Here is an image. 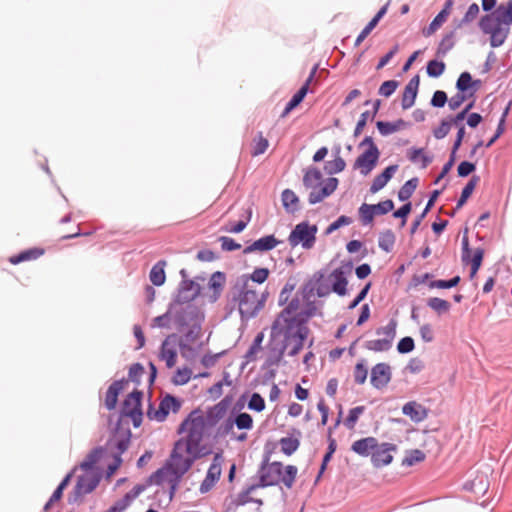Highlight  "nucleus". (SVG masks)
I'll return each mask as SVG.
<instances>
[{
	"instance_id": "nucleus-46",
	"label": "nucleus",
	"mask_w": 512,
	"mask_h": 512,
	"mask_svg": "<svg viewBox=\"0 0 512 512\" xmlns=\"http://www.w3.org/2000/svg\"><path fill=\"white\" fill-rule=\"evenodd\" d=\"M419 184V179L417 177H413L409 180H407L400 190L398 191V199L401 202L407 201L416 190L417 186Z\"/></svg>"
},
{
	"instance_id": "nucleus-59",
	"label": "nucleus",
	"mask_w": 512,
	"mask_h": 512,
	"mask_svg": "<svg viewBox=\"0 0 512 512\" xmlns=\"http://www.w3.org/2000/svg\"><path fill=\"white\" fill-rule=\"evenodd\" d=\"M319 315L322 316V312H318L317 306L314 301H308L305 308L299 313V320H304V325L307 324L309 318Z\"/></svg>"
},
{
	"instance_id": "nucleus-4",
	"label": "nucleus",
	"mask_w": 512,
	"mask_h": 512,
	"mask_svg": "<svg viewBox=\"0 0 512 512\" xmlns=\"http://www.w3.org/2000/svg\"><path fill=\"white\" fill-rule=\"evenodd\" d=\"M297 473L298 468L295 465L284 467L282 462H270V453L266 452L257 471L259 481L256 486L266 488L283 483L286 488L290 489L296 480Z\"/></svg>"
},
{
	"instance_id": "nucleus-29",
	"label": "nucleus",
	"mask_w": 512,
	"mask_h": 512,
	"mask_svg": "<svg viewBox=\"0 0 512 512\" xmlns=\"http://www.w3.org/2000/svg\"><path fill=\"white\" fill-rule=\"evenodd\" d=\"M226 281V274L222 271L214 272L209 280V288L212 289V295H210V301L212 303L216 302L223 291V286Z\"/></svg>"
},
{
	"instance_id": "nucleus-26",
	"label": "nucleus",
	"mask_w": 512,
	"mask_h": 512,
	"mask_svg": "<svg viewBox=\"0 0 512 512\" xmlns=\"http://www.w3.org/2000/svg\"><path fill=\"white\" fill-rule=\"evenodd\" d=\"M397 170V164L389 165L388 167H386L382 173H380L373 179L370 186V192L374 194L383 189L394 176V174L397 172Z\"/></svg>"
},
{
	"instance_id": "nucleus-50",
	"label": "nucleus",
	"mask_w": 512,
	"mask_h": 512,
	"mask_svg": "<svg viewBox=\"0 0 512 512\" xmlns=\"http://www.w3.org/2000/svg\"><path fill=\"white\" fill-rule=\"evenodd\" d=\"M480 9L477 3H472L462 19L457 23L456 28H461L472 23L479 15Z\"/></svg>"
},
{
	"instance_id": "nucleus-32",
	"label": "nucleus",
	"mask_w": 512,
	"mask_h": 512,
	"mask_svg": "<svg viewBox=\"0 0 512 512\" xmlns=\"http://www.w3.org/2000/svg\"><path fill=\"white\" fill-rule=\"evenodd\" d=\"M177 338L176 334H171L166 337L161 345L160 359L165 360L166 366L172 368L177 360V351L173 348H168L170 340L175 341Z\"/></svg>"
},
{
	"instance_id": "nucleus-11",
	"label": "nucleus",
	"mask_w": 512,
	"mask_h": 512,
	"mask_svg": "<svg viewBox=\"0 0 512 512\" xmlns=\"http://www.w3.org/2000/svg\"><path fill=\"white\" fill-rule=\"evenodd\" d=\"M201 292V287L193 280H181L172 303L178 307L192 305L191 302L196 299Z\"/></svg>"
},
{
	"instance_id": "nucleus-27",
	"label": "nucleus",
	"mask_w": 512,
	"mask_h": 512,
	"mask_svg": "<svg viewBox=\"0 0 512 512\" xmlns=\"http://www.w3.org/2000/svg\"><path fill=\"white\" fill-rule=\"evenodd\" d=\"M285 344H278L277 341L269 340V354L267 359L265 360L264 366L271 367L275 365H279L282 361L283 356L286 352Z\"/></svg>"
},
{
	"instance_id": "nucleus-22",
	"label": "nucleus",
	"mask_w": 512,
	"mask_h": 512,
	"mask_svg": "<svg viewBox=\"0 0 512 512\" xmlns=\"http://www.w3.org/2000/svg\"><path fill=\"white\" fill-rule=\"evenodd\" d=\"M480 84V80H473L471 74L465 71L458 77L456 81V89L458 92L463 93L468 97H472L476 93Z\"/></svg>"
},
{
	"instance_id": "nucleus-35",
	"label": "nucleus",
	"mask_w": 512,
	"mask_h": 512,
	"mask_svg": "<svg viewBox=\"0 0 512 512\" xmlns=\"http://www.w3.org/2000/svg\"><path fill=\"white\" fill-rule=\"evenodd\" d=\"M409 125L410 123L403 119H397L394 122L377 121L376 123V127L382 136H388L400 129L408 127Z\"/></svg>"
},
{
	"instance_id": "nucleus-3",
	"label": "nucleus",
	"mask_w": 512,
	"mask_h": 512,
	"mask_svg": "<svg viewBox=\"0 0 512 512\" xmlns=\"http://www.w3.org/2000/svg\"><path fill=\"white\" fill-rule=\"evenodd\" d=\"M264 302L265 295L259 299L256 291L247 289V279H238L232 289V296H227L225 309L231 314L238 308L242 320H249L258 314Z\"/></svg>"
},
{
	"instance_id": "nucleus-47",
	"label": "nucleus",
	"mask_w": 512,
	"mask_h": 512,
	"mask_svg": "<svg viewBox=\"0 0 512 512\" xmlns=\"http://www.w3.org/2000/svg\"><path fill=\"white\" fill-rule=\"evenodd\" d=\"M395 234L392 230L387 229L380 233L378 239V246L383 251L389 253L392 251L395 244Z\"/></svg>"
},
{
	"instance_id": "nucleus-15",
	"label": "nucleus",
	"mask_w": 512,
	"mask_h": 512,
	"mask_svg": "<svg viewBox=\"0 0 512 512\" xmlns=\"http://www.w3.org/2000/svg\"><path fill=\"white\" fill-rule=\"evenodd\" d=\"M468 230L465 229V234L462 238V261L463 262H470L471 263V271H470V278H473L478 270L480 269L483 261L484 256V249L483 248H477L474 251L473 257L471 258V249L469 247V240L467 236Z\"/></svg>"
},
{
	"instance_id": "nucleus-42",
	"label": "nucleus",
	"mask_w": 512,
	"mask_h": 512,
	"mask_svg": "<svg viewBox=\"0 0 512 512\" xmlns=\"http://www.w3.org/2000/svg\"><path fill=\"white\" fill-rule=\"evenodd\" d=\"M104 454V448L102 446H97L93 448L86 456V458L81 462L80 468L83 470H91L95 463H97L100 458Z\"/></svg>"
},
{
	"instance_id": "nucleus-36",
	"label": "nucleus",
	"mask_w": 512,
	"mask_h": 512,
	"mask_svg": "<svg viewBox=\"0 0 512 512\" xmlns=\"http://www.w3.org/2000/svg\"><path fill=\"white\" fill-rule=\"evenodd\" d=\"M282 205L288 213H295L300 209L299 198L291 189H285L281 194Z\"/></svg>"
},
{
	"instance_id": "nucleus-20",
	"label": "nucleus",
	"mask_w": 512,
	"mask_h": 512,
	"mask_svg": "<svg viewBox=\"0 0 512 512\" xmlns=\"http://www.w3.org/2000/svg\"><path fill=\"white\" fill-rule=\"evenodd\" d=\"M231 402H232V396L226 395L216 405L208 408V410L206 412V418H207L208 424L211 426L216 425L217 422L224 417Z\"/></svg>"
},
{
	"instance_id": "nucleus-48",
	"label": "nucleus",
	"mask_w": 512,
	"mask_h": 512,
	"mask_svg": "<svg viewBox=\"0 0 512 512\" xmlns=\"http://www.w3.org/2000/svg\"><path fill=\"white\" fill-rule=\"evenodd\" d=\"M322 179L321 171L316 167H310L306 170L303 176V185L306 188H312L316 186V183Z\"/></svg>"
},
{
	"instance_id": "nucleus-43",
	"label": "nucleus",
	"mask_w": 512,
	"mask_h": 512,
	"mask_svg": "<svg viewBox=\"0 0 512 512\" xmlns=\"http://www.w3.org/2000/svg\"><path fill=\"white\" fill-rule=\"evenodd\" d=\"M479 180H480V177L477 175H473L471 177V179L467 182V184L462 189L461 195H460L459 199L457 200L455 209H460L467 202V200L473 193Z\"/></svg>"
},
{
	"instance_id": "nucleus-13",
	"label": "nucleus",
	"mask_w": 512,
	"mask_h": 512,
	"mask_svg": "<svg viewBox=\"0 0 512 512\" xmlns=\"http://www.w3.org/2000/svg\"><path fill=\"white\" fill-rule=\"evenodd\" d=\"M224 462L222 452L214 455L204 480L201 482L199 491L201 494L209 492L218 482L221 476V466Z\"/></svg>"
},
{
	"instance_id": "nucleus-16",
	"label": "nucleus",
	"mask_w": 512,
	"mask_h": 512,
	"mask_svg": "<svg viewBox=\"0 0 512 512\" xmlns=\"http://www.w3.org/2000/svg\"><path fill=\"white\" fill-rule=\"evenodd\" d=\"M392 372L391 367L387 363H377L371 369L370 383L377 389L382 390L391 381Z\"/></svg>"
},
{
	"instance_id": "nucleus-24",
	"label": "nucleus",
	"mask_w": 512,
	"mask_h": 512,
	"mask_svg": "<svg viewBox=\"0 0 512 512\" xmlns=\"http://www.w3.org/2000/svg\"><path fill=\"white\" fill-rule=\"evenodd\" d=\"M377 443V438L372 436L361 438L353 442L351 450L361 457H372L374 449L377 448Z\"/></svg>"
},
{
	"instance_id": "nucleus-57",
	"label": "nucleus",
	"mask_w": 512,
	"mask_h": 512,
	"mask_svg": "<svg viewBox=\"0 0 512 512\" xmlns=\"http://www.w3.org/2000/svg\"><path fill=\"white\" fill-rule=\"evenodd\" d=\"M233 420L239 430H250L253 427V419L248 413H238Z\"/></svg>"
},
{
	"instance_id": "nucleus-45",
	"label": "nucleus",
	"mask_w": 512,
	"mask_h": 512,
	"mask_svg": "<svg viewBox=\"0 0 512 512\" xmlns=\"http://www.w3.org/2000/svg\"><path fill=\"white\" fill-rule=\"evenodd\" d=\"M257 488H260L259 486H256L255 484H251L246 486L231 502L232 505L235 507L244 506L248 503H251L253 500V497L250 496V494L256 490Z\"/></svg>"
},
{
	"instance_id": "nucleus-39",
	"label": "nucleus",
	"mask_w": 512,
	"mask_h": 512,
	"mask_svg": "<svg viewBox=\"0 0 512 512\" xmlns=\"http://www.w3.org/2000/svg\"><path fill=\"white\" fill-rule=\"evenodd\" d=\"M380 104H381V101L379 99H377L373 103V111L372 112L364 111L363 113H361L359 120L355 126L354 133H353V135L355 137L359 136L362 133L364 127L366 126L368 118H371V120H373L375 118L376 114L378 113Z\"/></svg>"
},
{
	"instance_id": "nucleus-21",
	"label": "nucleus",
	"mask_w": 512,
	"mask_h": 512,
	"mask_svg": "<svg viewBox=\"0 0 512 512\" xmlns=\"http://www.w3.org/2000/svg\"><path fill=\"white\" fill-rule=\"evenodd\" d=\"M420 85V77L419 75L413 76L407 85L405 86L403 95H402V101L401 105L403 109H409L411 108L416 100V97L418 95Z\"/></svg>"
},
{
	"instance_id": "nucleus-19",
	"label": "nucleus",
	"mask_w": 512,
	"mask_h": 512,
	"mask_svg": "<svg viewBox=\"0 0 512 512\" xmlns=\"http://www.w3.org/2000/svg\"><path fill=\"white\" fill-rule=\"evenodd\" d=\"M339 181L335 177H329L325 184L318 189L317 185L312 187L313 190L308 195V202L310 205H315L329 197L337 189Z\"/></svg>"
},
{
	"instance_id": "nucleus-55",
	"label": "nucleus",
	"mask_w": 512,
	"mask_h": 512,
	"mask_svg": "<svg viewBox=\"0 0 512 512\" xmlns=\"http://www.w3.org/2000/svg\"><path fill=\"white\" fill-rule=\"evenodd\" d=\"M281 451L287 455H292L299 447L300 442L296 438L283 437L280 439Z\"/></svg>"
},
{
	"instance_id": "nucleus-7",
	"label": "nucleus",
	"mask_w": 512,
	"mask_h": 512,
	"mask_svg": "<svg viewBox=\"0 0 512 512\" xmlns=\"http://www.w3.org/2000/svg\"><path fill=\"white\" fill-rule=\"evenodd\" d=\"M479 29L483 34L490 35V46L500 47L506 41L510 28L502 27L496 22L494 12L483 15L478 22Z\"/></svg>"
},
{
	"instance_id": "nucleus-58",
	"label": "nucleus",
	"mask_w": 512,
	"mask_h": 512,
	"mask_svg": "<svg viewBox=\"0 0 512 512\" xmlns=\"http://www.w3.org/2000/svg\"><path fill=\"white\" fill-rule=\"evenodd\" d=\"M461 281L459 275H456L448 280H434L429 283L430 288H438V289H450L456 287Z\"/></svg>"
},
{
	"instance_id": "nucleus-40",
	"label": "nucleus",
	"mask_w": 512,
	"mask_h": 512,
	"mask_svg": "<svg viewBox=\"0 0 512 512\" xmlns=\"http://www.w3.org/2000/svg\"><path fill=\"white\" fill-rule=\"evenodd\" d=\"M455 45V31L452 30L445 34L438 44L436 50L437 57H445L447 53L452 50Z\"/></svg>"
},
{
	"instance_id": "nucleus-51",
	"label": "nucleus",
	"mask_w": 512,
	"mask_h": 512,
	"mask_svg": "<svg viewBox=\"0 0 512 512\" xmlns=\"http://www.w3.org/2000/svg\"><path fill=\"white\" fill-rule=\"evenodd\" d=\"M324 279V273L320 270L314 273L313 277L303 286V297L309 298L315 291L316 283H320Z\"/></svg>"
},
{
	"instance_id": "nucleus-49",
	"label": "nucleus",
	"mask_w": 512,
	"mask_h": 512,
	"mask_svg": "<svg viewBox=\"0 0 512 512\" xmlns=\"http://www.w3.org/2000/svg\"><path fill=\"white\" fill-rule=\"evenodd\" d=\"M427 306L439 315L447 313L451 308V305L447 300L441 299L439 297L429 298L427 300Z\"/></svg>"
},
{
	"instance_id": "nucleus-54",
	"label": "nucleus",
	"mask_w": 512,
	"mask_h": 512,
	"mask_svg": "<svg viewBox=\"0 0 512 512\" xmlns=\"http://www.w3.org/2000/svg\"><path fill=\"white\" fill-rule=\"evenodd\" d=\"M346 167V163L342 157H335L332 161H327L324 170L329 175L342 172Z\"/></svg>"
},
{
	"instance_id": "nucleus-30",
	"label": "nucleus",
	"mask_w": 512,
	"mask_h": 512,
	"mask_svg": "<svg viewBox=\"0 0 512 512\" xmlns=\"http://www.w3.org/2000/svg\"><path fill=\"white\" fill-rule=\"evenodd\" d=\"M496 22L502 27L510 28L512 24V0L501 3L494 11Z\"/></svg>"
},
{
	"instance_id": "nucleus-41",
	"label": "nucleus",
	"mask_w": 512,
	"mask_h": 512,
	"mask_svg": "<svg viewBox=\"0 0 512 512\" xmlns=\"http://www.w3.org/2000/svg\"><path fill=\"white\" fill-rule=\"evenodd\" d=\"M44 253L43 249L31 248L20 252L17 255L12 256L9 261L12 264H19L24 261L35 260Z\"/></svg>"
},
{
	"instance_id": "nucleus-28",
	"label": "nucleus",
	"mask_w": 512,
	"mask_h": 512,
	"mask_svg": "<svg viewBox=\"0 0 512 512\" xmlns=\"http://www.w3.org/2000/svg\"><path fill=\"white\" fill-rule=\"evenodd\" d=\"M331 277L333 278L331 290L339 296H345L348 284L346 271L343 270V267H338L332 271Z\"/></svg>"
},
{
	"instance_id": "nucleus-33",
	"label": "nucleus",
	"mask_w": 512,
	"mask_h": 512,
	"mask_svg": "<svg viewBox=\"0 0 512 512\" xmlns=\"http://www.w3.org/2000/svg\"><path fill=\"white\" fill-rule=\"evenodd\" d=\"M142 399L143 392L141 390L135 389L131 393H129L125 399L123 400L120 414L123 416L132 408H141L142 407Z\"/></svg>"
},
{
	"instance_id": "nucleus-1",
	"label": "nucleus",
	"mask_w": 512,
	"mask_h": 512,
	"mask_svg": "<svg viewBox=\"0 0 512 512\" xmlns=\"http://www.w3.org/2000/svg\"><path fill=\"white\" fill-rule=\"evenodd\" d=\"M174 319L176 327L182 337L179 341V347L182 351L191 350L190 344L194 343L200 336L203 315L195 305H186L185 307H178L175 303H170L167 311L153 319V326L159 328H169L171 319Z\"/></svg>"
},
{
	"instance_id": "nucleus-9",
	"label": "nucleus",
	"mask_w": 512,
	"mask_h": 512,
	"mask_svg": "<svg viewBox=\"0 0 512 512\" xmlns=\"http://www.w3.org/2000/svg\"><path fill=\"white\" fill-rule=\"evenodd\" d=\"M181 404L182 403L179 398L171 394H166L160 401L157 410H155L153 402L149 401L146 414L150 420L163 422L166 420L170 411L177 413L181 408Z\"/></svg>"
},
{
	"instance_id": "nucleus-5",
	"label": "nucleus",
	"mask_w": 512,
	"mask_h": 512,
	"mask_svg": "<svg viewBox=\"0 0 512 512\" xmlns=\"http://www.w3.org/2000/svg\"><path fill=\"white\" fill-rule=\"evenodd\" d=\"M196 412L197 410L191 412L189 416L182 421L177 430L178 434H182L187 430V426L190 425L186 437H181L176 441V443L182 444V447L186 449V454L195 450L203 440L204 418L202 416L192 418V415Z\"/></svg>"
},
{
	"instance_id": "nucleus-12",
	"label": "nucleus",
	"mask_w": 512,
	"mask_h": 512,
	"mask_svg": "<svg viewBox=\"0 0 512 512\" xmlns=\"http://www.w3.org/2000/svg\"><path fill=\"white\" fill-rule=\"evenodd\" d=\"M99 477L81 475L77 478L76 485L68 495V503L75 504L82 501L84 495L94 491L99 484Z\"/></svg>"
},
{
	"instance_id": "nucleus-31",
	"label": "nucleus",
	"mask_w": 512,
	"mask_h": 512,
	"mask_svg": "<svg viewBox=\"0 0 512 512\" xmlns=\"http://www.w3.org/2000/svg\"><path fill=\"white\" fill-rule=\"evenodd\" d=\"M388 8V4L382 6L379 11L374 15V17L368 22V24L363 28V30L357 36L354 45L359 46L364 39L371 33V31L377 26L379 21L386 14Z\"/></svg>"
},
{
	"instance_id": "nucleus-64",
	"label": "nucleus",
	"mask_w": 512,
	"mask_h": 512,
	"mask_svg": "<svg viewBox=\"0 0 512 512\" xmlns=\"http://www.w3.org/2000/svg\"><path fill=\"white\" fill-rule=\"evenodd\" d=\"M247 407L251 411L262 412L265 409V400L259 393L254 392L248 401Z\"/></svg>"
},
{
	"instance_id": "nucleus-60",
	"label": "nucleus",
	"mask_w": 512,
	"mask_h": 512,
	"mask_svg": "<svg viewBox=\"0 0 512 512\" xmlns=\"http://www.w3.org/2000/svg\"><path fill=\"white\" fill-rule=\"evenodd\" d=\"M299 308V299L293 298L290 302H288L287 306L278 314L277 317L284 318H299V313L296 314V311Z\"/></svg>"
},
{
	"instance_id": "nucleus-17",
	"label": "nucleus",
	"mask_w": 512,
	"mask_h": 512,
	"mask_svg": "<svg viewBox=\"0 0 512 512\" xmlns=\"http://www.w3.org/2000/svg\"><path fill=\"white\" fill-rule=\"evenodd\" d=\"M319 68V64H315L310 73L308 78L306 79L305 83L302 85V87L292 96V98L287 102L283 112L282 117L286 116L288 113H290L294 108H296L305 98L307 93L309 92V86L311 82L313 81L317 71Z\"/></svg>"
},
{
	"instance_id": "nucleus-2",
	"label": "nucleus",
	"mask_w": 512,
	"mask_h": 512,
	"mask_svg": "<svg viewBox=\"0 0 512 512\" xmlns=\"http://www.w3.org/2000/svg\"><path fill=\"white\" fill-rule=\"evenodd\" d=\"M308 334L309 328L304 325V320L276 317L271 326L270 338L278 344H285L286 349L292 345L288 355L295 356L303 349Z\"/></svg>"
},
{
	"instance_id": "nucleus-63",
	"label": "nucleus",
	"mask_w": 512,
	"mask_h": 512,
	"mask_svg": "<svg viewBox=\"0 0 512 512\" xmlns=\"http://www.w3.org/2000/svg\"><path fill=\"white\" fill-rule=\"evenodd\" d=\"M144 373V367L141 363H134L130 366L128 372V381L135 383L137 386L141 384V376Z\"/></svg>"
},
{
	"instance_id": "nucleus-8",
	"label": "nucleus",
	"mask_w": 512,
	"mask_h": 512,
	"mask_svg": "<svg viewBox=\"0 0 512 512\" xmlns=\"http://www.w3.org/2000/svg\"><path fill=\"white\" fill-rule=\"evenodd\" d=\"M317 231L315 224L311 225L308 221L300 222L290 232L288 242L291 247L300 244L304 249H311L315 244Z\"/></svg>"
},
{
	"instance_id": "nucleus-34",
	"label": "nucleus",
	"mask_w": 512,
	"mask_h": 512,
	"mask_svg": "<svg viewBox=\"0 0 512 512\" xmlns=\"http://www.w3.org/2000/svg\"><path fill=\"white\" fill-rule=\"evenodd\" d=\"M402 413L414 422H420L426 417V410L421 404L415 401H409L402 407Z\"/></svg>"
},
{
	"instance_id": "nucleus-52",
	"label": "nucleus",
	"mask_w": 512,
	"mask_h": 512,
	"mask_svg": "<svg viewBox=\"0 0 512 512\" xmlns=\"http://www.w3.org/2000/svg\"><path fill=\"white\" fill-rule=\"evenodd\" d=\"M446 65L443 61L430 60L426 66V73L431 78L440 77L445 71Z\"/></svg>"
},
{
	"instance_id": "nucleus-14",
	"label": "nucleus",
	"mask_w": 512,
	"mask_h": 512,
	"mask_svg": "<svg viewBox=\"0 0 512 512\" xmlns=\"http://www.w3.org/2000/svg\"><path fill=\"white\" fill-rule=\"evenodd\" d=\"M398 447L394 443L382 442L377 443V448L374 449L371 463L374 468H382L388 466L393 461L392 452H397Z\"/></svg>"
},
{
	"instance_id": "nucleus-23",
	"label": "nucleus",
	"mask_w": 512,
	"mask_h": 512,
	"mask_svg": "<svg viewBox=\"0 0 512 512\" xmlns=\"http://www.w3.org/2000/svg\"><path fill=\"white\" fill-rule=\"evenodd\" d=\"M145 491V486H134L121 499L117 500L106 512H123Z\"/></svg>"
},
{
	"instance_id": "nucleus-37",
	"label": "nucleus",
	"mask_w": 512,
	"mask_h": 512,
	"mask_svg": "<svg viewBox=\"0 0 512 512\" xmlns=\"http://www.w3.org/2000/svg\"><path fill=\"white\" fill-rule=\"evenodd\" d=\"M407 158L412 163L421 161V168H426L433 161V157L425 154L424 148L412 147L407 151Z\"/></svg>"
},
{
	"instance_id": "nucleus-56",
	"label": "nucleus",
	"mask_w": 512,
	"mask_h": 512,
	"mask_svg": "<svg viewBox=\"0 0 512 512\" xmlns=\"http://www.w3.org/2000/svg\"><path fill=\"white\" fill-rule=\"evenodd\" d=\"M425 459V454L419 449L411 450L402 460V466L410 467Z\"/></svg>"
},
{
	"instance_id": "nucleus-61",
	"label": "nucleus",
	"mask_w": 512,
	"mask_h": 512,
	"mask_svg": "<svg viewBox=\"0 0 512 512\" xmlns=\"http://www.w3.org/2000/svg\"><path fill=\"white\" fill-rule=\"evenodd\" d=\"M127 430L131 431L130 427H129V422H128L127 418H125V416H122L119 413V416H118L117 421L113 428V435L115 437L122 438V437H124V434Z\"/></svg>"
},
{
	"instance_id": "nucleus-53",
	"label": "nucleus",
	"mask_w": 512,
	"mask_h": 512,
	"mask_svg": "<svg viewBox=\"0 0 512 512\" xmlns=\"http://www.w3.org/2000/svg\"><path fill=\"white\" fill-rule=\"evenodd\" d=\"M166 471H167V468H166V463H165L163 467L159 468L154 473H152L146 479V482L144 484H137L136 486H145V490H146L149 486H151L153 484L161 485L163 483Z\"/></svg>"
},
{
	"instance_id": "nucleus-10",
	"label": "nucleus",
	"mask_w": 512,
	"mask_h": 512,
	"mask_svg": "<svg viewBox=\"0 0 512 512\" xmlns=\"http://www.w3.org/2000/svg\"><path fill=\"white\" fill-rule=\"evenodd\" d=\"M397 321L391 319L388 324L384 327L376 329L377 335H385L382 339L368 340L364 343V347L367 350L374 352L388 351L393 344V340L396 336Z\"/></svg>"
},
{
	"instance_id": "nucleus-25",
	"label": "nucleus",
	"mask_w": 512,
	"mask_h": 512,
	"mask_svg": "<svg viewBox=\"0 0 512 512\" xmlns=\"http://www.w3.org/2000/svg\"><path fill=\"white\" fill-rule=\"evenodd\" d=\"M128 383V380L125 378L115 380L112 382V384L108 387L105 397V407L108 410L115 409L118 401V396L120 392L123 390L124 385Z\"/></svg>"
},
{
	"instance_id": "nucleus-38",
	"label": "nucleus",
	"mask_w": 512,
	"mask_h": 512,
	"mask_svg": "<svg viewBox=\"0 0 512 512\" xmlns=\"http://www.w3.org/2000/svg\"><path fill=\"white\" fill-rule=\"evenodd\" d=\"M166 261H158L150 270L149 278L154 286H162L166 280L165 274Z\"/></svg>"
},
{
	"instance_id": "nucleus-44",
	"label": "nucleus",
	"mask_w": 512,
	"mask_h": 512,
	"mask_svg": "<svg viewBox=\"0 0 512 512\" xmlns=\"http://www.w3.org/2000/svg\"><path fill=\"white\" fill-rule=\"evenodd\" d=\"M280 241L273 235H266L254 241V247L259 252H267L274 249Z\"/></svg>"
},
{
	"instance_id": "nucleus-18",
	"label": "nucleus",
	"mask_w": 512,
	"mask_h": 512,
	"mask_svg": "<svg viewBox=\"0 0 512 512\" xmlns=\"http://www.w3.org/2000/svg\"><path fill=\"white\" fill-rule=\"evenodd\" d=\"M380 157V150L367 148L354 162V169L360 168L363 175L370 173L376 166Z\"/></svg>"
},
{
	"instance_id": "nucleus-6",
	"label": "nucleus",
	"mask_w": 512,
	"mask_h": 512,
	"mask_svg": "<svg viewBox=\"0 0 512 512\" xmlns=\"http://www.w3.org/2000/svg\"><path fill=\"white\" fill-rule=\"evenodd\" d=\"M184 454H186V449L182 447V444L175 442L170 457L166 460L167 472L172 476L183 477L193 466L195 462L193 456Z\"/></svg>"
},
{
	"instance_id": "nucleus-62",
	"label": "nucleus",
	"mask_w": 512,
	"mask_h": 512,
	"mask_svg": "<svg viewBox=\"0 0 512 512\" xmlns=\"http://www.w3.org/2000/svg\"><path fill=\"white\" fill-rule=\"evenodd\" d=\"M192 371L191 369L184 367V368H178L175 375L172 378V382L175 385H185L188 383L191 379Z\"/></svg>"
}]
</instances>
